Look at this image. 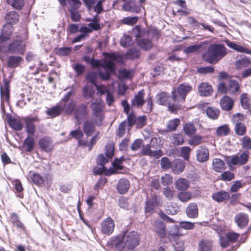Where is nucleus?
I'll list each match as a JSON object with an SVG mask.
<instances>
[{"label":"nucleus","instance_id":"nucleus-1","mask_svg":"<svg viewBox=\"0 0 251 251\" xmlns=\"http://www.w3.org/2000/svg\"><path fill=\"white\" fill-rule=\"evenodd\" d=\"M82 60L92 67L102 68L103 70L98 71L97 74L92 73L86 75V79L92 84H94L96 82L97 75L103 80H107L110 75L114 74L116 70V66L111 60H106L104 59L100 60L87 55H83Z\"/></svg>","mask_w":251,"mask_h":251},{"label":"nucleus","instance_id":"nucleus-2","mask_svg":"<svg viewBox=\"0 0 251 251\" xmlns=\"http://www.w3.org/2000/svg\"><path fill=\"white\" fill-rule=\"evenodd\" d=\"M201 54L202 60L211 64H215L227 53L225 46L221 43H211Z\"/></svg>","mask_w":251,"mask_h":251},{"label":"nucleus","instance_id":"nucleus-3","mask_svg":"<svg viewBox=\"0 0 251 251\" xmlns=\"http://www.w3.org/2000/svg\"><path fill=\"white\" fill-rule=\"evenodd\" d=\"M192 89V86L189 83H180L177 88L173 89L171 92L172 99L174 101L177 100L179 102H184L187 95Z\"/></svg>","mask_w":251,"mask_h":251},{"label":"nucleus","instance_id":"nucleus-4","mask_svg":"<svg viewBox=\"0 0 251 251\" xmlns=\"http://www.w3.org/2000/svg\"><path fill=\"white\" fill-rule=\"evenodd\" d=\"M125 233L124 242L125 248L129 250H133L140 244V235L137 231L134 230L128 232L127 230H123Z\"/></svg>","mask_w":251,"mask_h":251},{"label":"nucleus","instance_id":"nucleus-5","mask_svg":"<svg viewBox=\"0 0 251 251\" xmlns=\"http://www.w3.org/2000/svg\"><path fill=\"white\" fill-rule=\"evenodd\" d=\"M124 236L125 233L122 230L120 234L111 237L107 242L106 246L117 251H123L125 248Z\"/></svg>","mask_w":251,"mask_h":251},{"label":"nucleus","instance_id":"nucleus-6","mask_svg":"<svg viewBox=\"0 0 251 251\" xmlns=\"http://www.w3.org/2000/svg\"><path fill=\"white\" fill-rule=\"evenodd\" d=\"M22 120L25 125V131L28 135L34 136L36 127L35 123H39L40 121L38 116H27L23 117Z\"/></svg>","mask_w":251,"mask_h":251},{"label":"nucleus","instance_id":"nucleus-7","mask_svg":"<svg viewBox=\"0 0 251 251\" xmlns=\"http://www.w3.org/2000/svg\"><path fill=\"white\" fill-rule=\"evenodd\" d=\"M73 113H74V117L76 120L77 124L80 125L81 120L86 118L88 114V109L87 105L84 103H81L78 105H76L75 111Z\"/></svg>","mask_w":251,"mask_h":251},{"label":"nucleus","instance_id":"nucleus-8","mask_svg":"<svg viewBox=\"0 0 251 251\" xmlns=\"http://www.w3.org/2000/svg\"><path fill=\"white\" fill-rule=\"evenodd\" d=\"M25 50V46L21 40H16L10 43L7 49L9 52L23 54Z\"/></svg>","mask_w":251,"mask_h":251},{"label":"nucleus","instance_id":"nucleus-9","mask_svg":"<svg viewBox=\"0 0 251 251\" xmlns=\"http://www.w3.org/2000/svg\"><path fill=\"white\" fill-rule=\"evenodd\" d=\"M114 227V220L108 217L101 223V231L103 234L109 236L113 232Z\"/></svg>","mask_w":251,"mask_h":251},{"label":"nucleus","instance_id":"nucleus-10","mask_svg":"<svg viewBox=\"0 0 251 251\" xmlns=\"http://www.w3.org/2000/svg\"><path fill=\"white\" fill-rule=\"evenodd\" d=\"M208 44V41H205L200 42L199 44L189 46L184 49V52L186 54L200 52L206 49V45Z\"/></svg>","mask_w":251,"mask_h":251},{"label":"nucleus","instance_id":"nucleus-11","mask_svg":"<svg viewBox=\"0 0 251 251\" xmlns=\"http://www.w3.org/2000/svg\"><path fill=\"white\" fill-rule=\"evenodd\" d=\"M224 42L227 47L236 51L251 55V50L241 45L237 44L234 41H230L228 39H226L224 40Z\"/></svg>","mask_w":251,"mask_h":251},{"label":"nucleus","instance_id":"nucleus-12","mask_svg":"<svg viewBox=\"0 0 251 251\" xmlns=\"http://www.w3.org/2000/svg\"><path fill=\"white\" fill-rule=\"evenodd\" d=\"M35 146V141L33 136L29 135H27V136L25 139L22 146L19 147V148L20 149L24 148L26 152H31L34 150Z\"/></svg>","mask_w":251,"mask_h":251},{"label":"nucleus","instance_id":"nucleus-13","mask_svg":"<svg viewBox=\"0 0 251 251\" xmlns=\"http://www.w3.org/2000/svg\"><path fill=\"white\" fill-rule=\"evenodd\" d=\"M150 32V30L146 31L145 28L142 27L139 25H136L133 27L132 29L128 31L132 36L136 38L135 40L142 38L146 33L149 34Z\"/></svg>","mask_w":251,"mask_h":251},{"label":"nucleus","instance_id":"nucleus-14","mask_svg":"<svg viewBox=\"0 0 251 251\" xmlns=\"http://www.w3.org/2000/svg\"><path fill=\"white\" fill-rule=\"evenodd\" d=\"M196 158L201 163L206 161L209 159L208 149L206 146H200L197 151Z\"/></svg>","mask_w":251,"mask_h":251},{"label":"nucleus","instance_id":"nucleus-15","mask_svg":"<svg viewBox=\"0 0 251 251\" xmlns=\"http://www.w3.org/2000/svg\"><path fill=\"white\" fill-rule=\"evenodd\" d=\"M130 186V182L127 179L121 178L118 180L116 189L120 194L123 195L128 192Z\"/></svg>","mask_w":251,"mask_h":251},{"label":"nucleus","instance_id":"nucleus-16","mask_svg":"<svg viewBox=\"0 0 251 251\" xmlns=\"http://www.w3.org/2000/svg\"><path fill=\"white\" fill-rule=\"evenodd\" d=\"M154 230L158 236L163 239L167 236L166 225L162 221L156 220L154 222Z\"/></svg>","mask_w":251,"mask_h":251},{"label":"nucleus","instance_id":"nucleus-17","mask_svg":"<svg viewBox=\"0 0 251 251\" xmlns=\"http://www.w3.org/2000/svg\"><path fill=\"white\" fill-rule=\"evenodd\" d=\"M51 144L52 140L51 138L48 136H45L41 138L38 141V145L42 151L47 152H49L51 151Z\"/></svg>","mask_w":251,"mask_h":251},{"label":"nucleus","instance_id":"nucleus-18","mask_svg":"<svg viewBox=\"0 0 251 251\" xmlns=\"http://www.w3.org/2000/svg\"><path fill=\"white\" fill-rule=\"evenodd\" d=\"M23 61V58L20 56L9 55L7 60V66L14 69L19 67Z\"/></svg>","mask_w":251,"mask_h":251},{"label":"nucleus","instance_id":"nucleus-19","mask_svg":"<svg viewBox=\"0 0 251 251\" xmlns=\"http://www.w3.org/2000/svg\"><path fill=\"white\" fill-rule=\"evenodd\" d=\"M76 101L72 99L68 102H63L62 104H61L62 112L68 115H71L74 113L76 108Z\"/></svg>","mask_w":251,"mask_h":251},{"label":"nucleus","instance_id":"nucleus-20","mask_svg":"<svg viewBox=\"0 0 251 251\" xmlns=\"http://www.w3.org/2000/svg\"><path fill=\"white\" fill-rule=\"evenodd\" d=\"M211 198L214 201L220 203L228 200L230 195L228 192L222 190L213 193Z\"/></svg>","mask_w":251,"mask_h":251},{"label":"nucleus","instance_id":"nucleus-21","mask_svg":"<svg viewBox=\"0 0 251 251\" xmlns=\"http://www.w3.org/2000/svg\"><path fill=\"white\" fill-rule=\"evenodd\" d=\"M62 6H68V10L78 9L81 5L80 0H58Z\"/></svg>","mask_w":251,"mask_h":251},{"label":"nucleus","instance_id":"nucleus-22","mask_svg":"<svg viewBox=\"0 0 251 251\" xmlns=\"http://www.w3.org/2000/svg\"><path fill=\"white\" fill-rule=\"evenodd\" d=\"M235 221L240 228H244L248 225L249 222L248 215L240 213L235 216Z\"/></svg>","mask_w":251,"mask_h":251},{"label":"nucleus","instance_id":"nucleus-23","mask_svg":"<svg viewBox=\"0 0 251 251\" xmlns=\"http://www.w3.org/2000/svg\"><path fill=\"white\" fill-rule=\"evenodd\" d=\"M145 91L144 89L140 90L138 93L134 96V99L131 101L132 106H136L137 107L142 106L145 103L144 100Z\"/></svg>","mask_w":251,"mask_h":251},{"label":"nucleus","instance_id":"nucleus-24","mask_svg":"<svg viewBox=\"0 0 251 251\" xmlns=\"http://www.w3.org/2000/svg\"><path fill=\"white\" fill-rule=\"evenodd\" d=\"M220 105L223 110L229 111L233 108L234 101L229 96L225 95L220 100Z\"/></svg>","mask_w":251,"mask_h":251},{"label":"nucleus","instance_id":"nucleus-25","mask_svg":"<svg viewBox=\"0 0 251 251\" xmlns=\"http://www.w3.org/2000/svg\"><path fill=\"white\" fill-rule=\"evenodd\" d=\"M200 95L202 97L210 96L213 90L211 85L207 83L202 82L198 86Z\"/></svg>","mask_w":251,"mask_h":251},{"label":"nucleus","instance_id":"nucleus-26","mask_svg":"<svg viewBox=\"0 0 251 251\" xmlns=\"http://www.w3.org/2000/svg\"><path fill=\"white\" fill-rule=\"evenodd\" d=\"M83 130L87 137L91 136L96 130L94 123L91 120H86L83 125Z\"/></svg>","mask_w":251,"mask_h":251},{"label":"nucleus","instance_id":"nucleus-27","mask_svg":"<svg viewBox=\"0 0 251 251\" xmlns=\"http://www.w3.org/2000/svg\"><path fill=\"white\" fill-rule=\"evenodd\" d=\"M136 42L138 47L145 51L150 50L153 47V44L151 39L142 38L137 39Z\"/></svg>","mask_w":251,"mask_h":251},{"label":"nucleus","instance_id":"nucleus-28","mask_svg":"<svg viewBox=\"0 0 251 251\" xmlns=\"http://www.w3.org/2000/svg\"><path fill=\"white\" fill-rule=\"evenodd\" d=\"M10 220L13 225L17 228L20 229L23 231H26V227L24 224L20 221V217L16 213H12L10 214Z\"/></svg>","mask_w":251,"mask_h":251},{"label":"nucleus","instance_id":"nucleus-29","mask_svg":"<svg viewBox=\"0 0 251 251\" xmlns=\"http://www.w3.org/2000/svg\"><path fill=\"white\" fill-rule=\"evenodd\" d=\"M7 24L13 25L17 23L19 20V15L15 11L8 12L5 15Z\"/></svg>","mask_w":251,"mask_h":251},{"label":"nucleus","instance_id":"nucleus-30","mask_svg":"<svg viewBox=\"0 0 251 251\" xmlns=\"http://www.w3.org/2000/svg\"><path fill=\"white\" fill-rule=\"evenodd\" d=\"M198 207L196 203H191L188 205L186 209L187 216L190 218H196L198 216Z\"/></svg>","mask_w":251,"mask_h":251},{"label":"nucleus","instance_id":"nucleus-31","mask_svg":"<svg viewBox=\"0 0 251 251\" xmlns=\"http://www.w3.org/2000/svg\"><path fill=\"white\" fill-rule=\"evenodd\" d=\"M62 112L61 104L58 103L55 105L52 106L50 108L47 110L46 111V113L47 115L51 118H53L59 116Z\"/></svg>","mask_w":251,"mask_h":251},{"label":"nucleus","instance_id":"nucleus-32","mask_svg":"<svg viewBox=\"0 0 251 251\" xmlns=\"http://www.w3.org/2000/svg\"><path fill=\"white\" fill-rule=\"evenodd\" d=\"M205 112L207 117L212 120L218 119L220 113L218 108L212 106L206 107Z\"/></svg>","mask_w":251,"mask_h":251},{"label":"nucleus","instance_id":"nucleus-33","mask_svg":"<svg viewBox=\"0 0 251 251\" xmlns=\"http://www.w3.org/2000/svg\"><path fill=\"white\" fill-rule=\"evenodd\" d=\"M179 226L174 225L171 226L168 231V236H166L170 240H175L178 236L182 235L179 232Z\"/></svg>","mask_w":251,"mask_h":251},{"label":"nucleus","instance_id":"nucleus-34","mask_svg":"<svg viewBox=\"0 0 251 251\" xmlns=\"http://www.w3.org/2000/svg\"><path fill=\"white\" fill-rule=\"evenodd\" d=\"M7 123L11 128L17 131L22 130L24 127L23 123L14 117L8 118Z\"/></svg>","mask_w":251,"mask_h":251},{"label":"nucleus","instance_id":"nucleus-35","mask_svg":"<svg viewBox=\"0 0 251 251\" xmlns=\"http://www.w3.org/2000/svg\"><path fill=\"white\" fill-rule=\"evenodd\" d=\"M13 184L14 185V190L13 192L15 193L17 197L20 199L24 198V188L20 180L18 179H15Z\"/></svg>","mask_w":251,"mask_h":251},{"label":"nucleus","instance_id":"nucleus-36","mask_svg":"<svg viewBox=\"0 0 251 251\" xmlns=\"http://www.w3.org/2000/svg\"><path fill=\"white\" fill-rule=\"evenodd\" d=\"M212 167L215 171L219 173L222 172L226 169L225 162L220 158H215L213 159Z\"/></svg>","mask_w":251,"mask_h":251},{"label":"nucleus","instance_id":"nucleus-37","mask_svg":"<svg viewBox=\"0 0 251 251\" xmlns=\"http://www.w3.org/2000/svg\"><path fill=\"white\" fill-rule=\"evenodd\" d=\"M186 166L184 160L180 159H176L175 162V165L173 168V171L175 174H179L182 173Z\"/></svg>","mask_w":251,"mask_h":251},{"label":"nucleus","instance_id":"nucleus-38","mask_svg":"<svg viewBox=\"0 0 251 251\" xmlns=\"http://www.w3.org/2000/svg\"><path fill=\"white\" fill-rule=\"evenodd\" d=\"M29 173L30 174L29 178L34 184L40 186L44 183V179L40 174L35 172L31 173V172Z\"/></svg>","mask_w":251,"mask_h":251},{"label":"nucleus","instance_id":"nucleus-39","mask_svg":"<svg viewBox=\"0 0 251 251\" xmlns=\"http://www.w3.org/2000/svg\"><path fill=\"white\" fill-rule=\"evenodd\" d=\"M135 70L134 69L127 70L126 69H122L118 72L120 77L124 79H131L133 77Z\"/></svg>","mask_w":251,"mask_h":251},{"label":"nucleus","instance_id":"nucleus-40","mask_svg":"<svg viewBox=\"0 0 251 251\" xmlns=\"http://www.w3.org/2000/svg\"><path fill=\"white\" fill-rule=\"evenodd\" d=\"M212 243L208 240H201L198 245V251H211Z\"/></svg>","mask_w":251,"mask_h":251},{"label":"nucleus","instance_id":"nucleus-41","mask_svg":"<svg viewBox=\"0 0 251 251\" xmlns=\"http://www.w3.org/2000/svg\"><path fill=\"white\" fill-rule=\"evenodd\" d=\"M228 93L235 95L240 91L238 82L235 79H230L228 83Z\"/></svg>","mask_w":251,"mask_h":251},{"label":"nucleus","instance_id":"nucleus-42","mask_svg":"<svg viewBox=\"0 0 251 251\" xmlns=\"http://www.w3.org/2000/svg\"><path fill=\"white\" fill-rule=\"evenodd\" d=\"M82 93L85 99L92 98L95 94V90L92 86L85 85L82 88Z\"/></svg>","mask_w":251,"mask_h":251},{"label":"nucleus","instance_id":"nucleus-43","mask_svg":"<svg viewBox=\"0 0 251 251\" xmlns=\"http://www.w3.org/2000/svg\"><path fill=\"white\" fill-rule=\"evenodd\" d=\"M7 4L17 10H22L25 5L24 0H6Z\"/></svg>","mask_w":251,"mask_h":251},{"label":"nucleus","instance_id":"nucleus-44","mask_svg":"<svg viewBox=\"0 0 251 251\" xmlns=\"http://www.w3.org/2000/svg\"><path fill=\"white\" fill-rule=\"evenodd\" d=\"M189 186V182L186 178H179L176 182V188L178 190H186Z\"/></svg>","mask_w":251,"mask_h":251},{"label":"nucleus","instance_id":"nucleus-45","mask_svg":"<svg viewBox=\"0 0 251 251\" xmlns=\"http://www.w3.org/2000/svg\"><path fill=\"white\" fill-rule=\"evenodd\" d=\"M180 120L178 118H175L170 120L167 126V129L165 131H174L176 130L180 124Z\"/></svg>","mask_w":251,"mask_h":251},{"label":"nucleus","instance_id":"nucleus-46","mask_svg":"<svg viewBox=\"0 0 251 251\" xmlns=\"http://www.w3.org/2000/svg\"><path fill=\"white\" fill-rule=\"evenodd\" d=\"M120 43L122 47L126 48L133 45L134 42L131 36L124 34L123 37L121 38Z\"/></svg>","mask_w":251,"mask_h":251},{"label":"nucleus","instance_id":"nucleus-47","mask_svg":"<svg viewBox=\"0 0 251 251\" xmlns=\"http://www.w3.org/2000/svg\"><path fill=\"white\" fill-rule=\"evenodd\" d=\"M54 51L57 55L61 56H66L68 55L72 51L71 47H63L58 48H55Z\"/></svg>","mask_w":251,"mask_h":251},{"label":"nucleus","instance_id":"nucleus-48","mask_svg":"<svg viewBox=\"0 0 251 251\" xmlns=\"http://www.w3.org/2000/svg\"><path fill=\"white\" fill-rule=\"evenodd\" d=\"M183 130L187 135H191L195 133L196 128L193 123H186L183 126Z\"/></svg>","mask_w":251,"mask_h":251},{"label":"nucleus","instance_id":"nucleus-49","mask_svg":"<svg viewBox=\"0 0 251 251\" xmlns=\"http://www.w3.org/2000/svg\"><path fill=\"white\" fill-rule=\"evenodd\" d=\"M251 64V59L249 57L245 56L241 59H239L236 61L235 66L237 69H240L243 67H246Z\"/></svg>","mask_w":251,"mask_h":251},{"label":"nucleus","instance_id":"nucleus-50","mask_svg":"<svg viewBox=\"0 0 251 251\" xmlns=\"http://www.w3.org/2000/svg\"><path fill=\"white\" fill-rule=\"evenodd\" d=\"M169 94L165 92H161L157 95V102L159 105H166L168 97Z\"/></svg>","mask_w":251,"mask_h":251},{"label":"nucleus","instance_id":"nucleus-51","mask_svg":"<svg viewBox=\"0 0 251 251\" xmlns=\"http://www.w3.org/2000/svg\"><path fill=\"white\" fill-rule=\"evenodd\" d=\"M71 90L68 91L61 99V101L62 102H68L70 101L72 99H73L75 95V89L74 84L72 85L70 87Z\"/></svg>","mask_w":251,"mask_h":251},{"label":"nucleus","instance_id":"nucleus-52","mask_svg":"<svg viewBox=\"0 0 251 251\" xmlns=\"http://www.w3.org/2000/svg\"><path fill=\"white\" fill-rule=\"evenodd\" d=\"M230 132V128L227 125L220 126L217 128L216 133L218 136H226Z\"/></svg>","mask_w":251,"mask_h":251},{"label":"nucleus","instance_id":"nucleus-53","mask_svg":"<svg viewBox=\"0 0 251 251\" xmlns=\"http://www.w3.org/2000/svg\"><path fill=\"white\" fill-rule=\"evenodd\" d=\"M240 235L241 237L239 239L238 243L235 246H231L230 251H235L238 248L240 247L241 244L245 243L246 240L249 237V234L245 232Z\"/></svg>","mask_w":251,"mask_h":251},{"label":"nucleus","instance_id":"nucleus-54","mask_svg":"<svg viewBox=\"0 0 251 251\" xmlns=\"http://www.w3.org/2000/svg\"><path fill=\"white\" fill-rule=\"evenodd\" d=\"M155 206L151 200L147 199L145 202L144 212L145 214H152L154 212Z\"/></svg>","mask_w":251,"mask_h":251},{"label":"nucleus","instance_id":"nucleus-55","mask_svg":"<svg viewBox=\"0 0 251 251\" xmlns=\"http://www.w3.org/2000/svg\"><path fill=\"white\" fill-rule=\"evenodd\" d=\"M107 181V179L104 177H100L94 185V190L96 191L97 195H99V191L102 189Z\"/></svg>","mask_w":251,"mask_h":251},{"label":"nucleus","instance_id":"nucleus-56","mask_svg":"<svg viewBox=\"0 0 251 251\" xmlns=\"http://www.w3.org/2000/svg\"><path fill=\"white\" fill-rule=\"evenodd\" d=\"M90 107L93 111V115L101 113L103 106L97 101L92 102L90 105Z\"/></svg>","mask_w":251,"mask_h":251},{"label":"nucleus","instance_id":"nucleus-57","mask_svg":"<svg viewBox=\"0 0 251 251\" xmlns=\"http://www.w3.org/2000/svg\"><path fill=\"white\" fill-rule=\"evenodd\" d=\"M138 16H128L123 19L121 22L123 24L132 26L138 22Z\"/></svg>","mask_w":251,"mask_h":251},{"label":"nucleus","instance_id":"nucleus-58","mask_svg":"<svg viewBox=\"0 0 251 251\" xmlns=\"http://www.w3.org/2000/svg\"><path fill=\"white\" fill-rule=\"evenodd\" d=\"M69 135L71 136L72 138L78 140L83 137L84 133L80 129V127L78 126L76 129L71 131Z\"/></svg>","mask_w":251,"mask_h":251},{"label":"nucleus","instance_id":"nucleus-59","mask_svg":"<svg viewBox=\"0 0 251 251\" xmlns=\"http://www.w3.org/2000/svg\"><path fill=\"white\" fill-rule=\"evenodd\" d=\"M235 131L238 135H243L246 132V127L243 123L238 122L235 125Z\"/></svg>","mask_w":251,"mask_h":251},{"label":"nucleus","instance_id":"nucleus-60","mask_svg":"<svg viewBox=\"0 0 251 251\" xmlns=\"http://www.w3.org/2000/svg\"><path fill=\"white\" fill-rule=\"evenodd\" d=\"M114 145L111 143H107L105 146V155L108 158H112L114 155Z\"/></svg>","mask_w":251,"mask_h":251},{"label":"nucleus","instance_id":"nucleus-61","mask_svg":"<svg viewBox=\"0 0 251 251\" xmlns=\"http://www.w3.org/2000/svg\"><path fill=\"white\" fill-rule=\"evenodd\" d=\"M73 68L77 75H82L86 70V67L78 62L76 63L73 66Z\"/></svg>","mask_w":251,"mask_h":251},{"label":"nucleus","instance_id":"nucleus-62","mask_svg":"<svg viewBox=\"0 0 251 251\" xmlns=\"http://www.w3.org/2000/svg\"><path fill=\"white\" fill-rule=\"evenodd\" d=\"M250 152L248 151H245L243 152L240 156H238V162L240 165H243L246 164L249 158Z\"/></svg>","mask_w":251,"mask_h":251},{"label":"nucleus","instance_id":"nucleus-63","mask_svg":"<svg viewBox=\"0 0 251 251\" xmlns=\"http://www.w3.org/2000/svg\"><path fill=\"white\" fill-rule=\"evenodd\" d=\"M214 68L211 66H207L199 67L197 69V71L201 74L206 75L208 74H212L214 72Z\"/></svg>","mask_w":251,"mask_h":251},{"label":"nucleus","instance_id":"nucleus-64","mask_svg":"<svg viewBox=\"0 0 251 251\" xmlns=\"http://www.w3.org/2000/svg\"><path fill=\"white\" fill-rule=\"evenodd\" d=\"M226 235L230 243L236 242L240 236V233L235 232L234 231L227 232L226 233Z\"/></svg>","mask_w":251,"mask_h":251}]
</instances>
